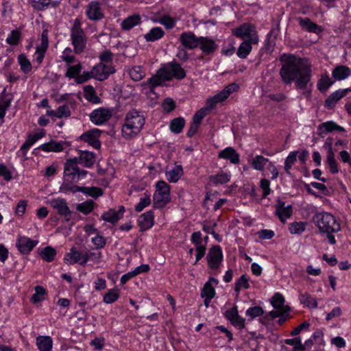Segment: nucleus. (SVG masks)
<instances>
[{"label": "nucleus", "mask_w": 351, "mask_h": 351, "mask_svg": "<svg viewBox=\"0 0 351 351\" xmlns=\"http://www.w3.org/2000/svg\"><path fill=\"white\" fill-rule=\"evenodd\" d=\"M276 214L280 220L285 223L286 219L292 215V207L290 205L285 206L284 202L278 201L276 206Z\"/></svg>", "instance_id": "23"}, {"label": "nucleus", "mask_w": 351, "mask_h": 351, "mask_svg": "<svg viewBox=\"0 0 351 351\" xmlns=\"http://www.w3.org/2000/svg\"><path fill=\"white\" fill-rule=\"evenodd\" d=\"M306 223L304 221H296L290 223L289 230L293 234H301L306 230Z\"/></svg>", "instance_id": "52"}, {"label": "nucleus", "mask_w": 351, "mask_h": 351, "mask_svg": "<svg viewBox=\"0 0 351 351\" xmlns=\"http://www.w3.org/2000/svg\"><path fill=\"white\" fill-rule=\"evenodd\" d=\"M39 254L40 257L47 262H51L53 260L56 251L55 249L50 246L45 247L39 250Z\"/></svg>", "instance_id": "40"}, {"label": "nucleus", "mask_w": 351, "mask_h": 351, "mask_svg": "<svg viewBox=\"0 0 351 351\" xmlns=\"http://www.w3.org/2000/svg\"><path fill=\"white\" fill-rule=\"evenodd\" d=\"M250 278L245 274H243L234 284V291L239 293L242 289H248L250 287Z\"/></svg>", "instance_id": "41"}, {"label": "nucleus", "mask_w": 351, "mask_h": 351, "mask_svg": "<svg viewBox=\"0 0 351 351\" xmlns=\"http://www.w3.org/2000/svg\"><path fill=\"white\" fill-rule=\"evenodd\" d=\"M84 95L86 99L92 104H99L101 101L92 86H86L84 88Z\"/></svg>", "instance_id": "38"}, {"label": "nucleus", "mask_w": 351, "mask_h": 351, "mask_svg": "<svg viewBox=\"0 0 351 351\" xmlns=\"http://www.w3.org/2000/svg\"><path fill=\"white\" fill-rule=\"evenodd\" d=\"M115 73V69L112 64L99 63L91 70L93 78L103 81L108 78L110 74Z\"/></svg>", "instance_id": "12"}, {"label": "nucleus", "mask_w": 351, "mask_h": 351, "mask_svg": "<svg viewBox=\"0 0 351 351\" xmlns=\"http://www.w3.org/2000/svg\"><path fill=\"white\" fill-rule=\"evenodd\" d=\"M299 300L300 303L306 307L315 308L317 306L315 298L308 293H300Z\"/></svg>", "instance_id": "39"}, {"label": "nucleus", "mask_w": 351, "mask_h": 351, "mask_svg": "<svg viewBox=\"0 0 351 351\" xmlns=\"http://www.w3.org/2000/svg\"><path fill=\"white\" fill-rule=\"evenodd\" d=\"M252 45L254 43L243 40L237 49V56L241 59L246 58L252 49Z\"/></svg>", "instance_id": "34"}, {"label": "nucleus", "mask_w": 351, "mask_h": 351, "mask_svg": "<svg viewBox=\"0 0 351 351\" xmlns=\"http://www.w3.org/2000/svg\"><path fill=\"white\" fill-rule=\"evenodd\" d=\"M158 75L162 77L164 81H171L173 79L182 80L185 78L186 73L178 62L173 60L162 64L158 69Z\"/></svg>", "instance_id": "7"}, {"label": "nucleus", "mask_w": 351, "mask_h": 351, "mask_svg": "<svg viewBox=\"0 0 351 351\" xmlns=\"http://www.w3.org/2000/svg\"><path fill=\"white\" fill-rule=\"evenodd\" d=\"M96 161V154L92 152L80 150L78 156L66 160L64 165V178L65 182H77L86 177L88 171L80 169L82 165L86 168H91Z\"/></svg>", "instance_id": "2"}, {"label": "nucleus", "mask_w": 351, "mask_h": 351, "mask_svg": "<svg viewBox=\"0 0 351 351\" xmlns=\"http://www.w3.org/2000/svg\"><path fill=\"white\" fill-rule=\"evenodd\" d=\"M34 6L38 10H43L49 7V5H51L53 7H57L59 5V1H53L51 0H38L36 1H34Z\"/></svg>", "instance_id": "55"}, {"label": "nucleus", "mask_w": 351, "mask_h": 351, "mask_svg": "<svg viewBox=\"0 0 351 351\" xmlns=\"http://www.w3.org/2000/svg\"><path fill=\"white\" fill-rule=\"evenodd\" d=\"M165 34V31L161 27H155L144 35V38L147 42H155L161 39Z\"/></svg>", "instance_id": "28"}, {"label": "nucleus", "mask_w": 351, "mask_h": 351, "mask_svg": "<svg viewBox=\"0 0 351 351\" xmlns=\"http://www.w3.org/2000/svg\"><path fill=\"white\" fill-rule=\"evenodd\" d=\"M120 296V292L117 289H112L104 295L103 301L106 304H112L116 302Z\"/></svg>", "instance_id": "44"}, {"label": "nucleus", "mask_w": 351, "mask_h": 351, "mask_svg": "<svg viewBox=\"0 0 351 351\" xmlns=\"http://www.w3.org/2000/svg\"><path fill=\"white\" fill-rule=\"evenodd\" d=\"M230 175L227 173L222 172L221 173L211 176L210 181L215 184H223L230 181Z\"/></svg>", "instance_id": "47"}, {"label": "nucleus", "mask_w": 351, "mask_h": 351, "mask_svg": "<svg viewBox=\"0 0 351 351\" xmlns=\"http://www.w3.org/2000/svg\"><path fill=\"white\" fill-rule=\"evenodd\" d=\"M18 62L23 72L28 73L31 71L32 69V64L25 54L21 53L19 55Z\"/></svg>", "instance_id": "43"}, {"label": "nucleus", "mask_w": 351, "mask_h": 351, "mask_svg": "<svg viewBox=\"0 0 351 351\" xmlns=\"http://www.w3.org/2000/svg\"><path fill=\"white\" fill-rule=\"evenodd\" d=\"M70 32L71 41L75 53L80 54L84 52L86 47L87 38L82 27V22L80 19L77 18L74 20Z\"/></svg>", "instance_id": "6"}, {"label": "nucleus", "mask_w": 351, "mask_h": 351, "mask_svg": "<svg viewBox=\"0 0 351 351\" xmlns=\"http://www.w3.org/2000/svg\"><path fill=\"white\" fill-rule=\"evenodd\" d=\"M151 203L150 195L145 194V196L141 198L140 202L136 205L135 210L136 212L142 211L145 207Z\"/></svg>", "instance_id": "61"}, {"label": "nucleus", "mask_w": 351, "mask_h": 351, "mask_svg": "<svg viewBox=\"0 0 351 351\" xmlns=\"http://www.w3.org/2000/svg\"><path fill=\"white\" fill-rule=\"evenodd\" d=\"M145 123V117L141 112L134 109L129 111L121 128L123 137L127 140L135 137L140 133Z\"/></svg>", "instance_id": "5"}, {"label": "nucleus", "mask_w": 351, "mask_h": 351, "mask_svg": "<svg viewBox=\"0 0 351 351\" xmlns=\"http://www.w3.org/2000/svg\"><path fill=\"white\" fill-rule=\"evenodd\" d=\"M285 302V298L283 295L280 293H276L271 298V305L276 310H282Z\"/></svg>", "instance_id": "51"}, {"label": "nucleus", "mask_w": 351, "mask_h": 351, "mask_svg": "<svg viewBox=\"0 0 351 351\" xmlns=\"http://www.w3.org/2000/svg\"><path fill=\"white\" fill-rule=\"evenodd\" d=\"M219 158L229 160L232 163L238 164L239 162V155L236 150L228 147L219 153Z\"/></svg>", "instance_id": "27"}, {"label": "nucleus", "mask_w": 351, "mask_h": 351, "mask_svg": "<svg viewBox=\"0 0 351 351\" xmlns=\"http://www.w3.org/2000/svg\"><path fill=\"white\" fill-rule=\"evenodd\" d=\"M0 176L5 181H10L12 179L10 170L3 164H0Z\"/></svg>", "instance_id": "64"}, {"label": "nucleus", "mask_w": 351, "mask_h": 351, "mask_svg": "<svg viewBox=\"0 0 351 351\" xmlns=\"http://www.w3.org/2000/svg\"><path fill=\"white\" fill-rule=\"evenodd\" d=\"M219 283L217 279L215 278H210L208 281H207L204 285L203 289L201 291L202 297H212L214 298L215 295V287L217 286Z\"/></svg>", "instance_id": "26"}, {"label": "nucleus", "mask_w": 351, "mask_h": 351, "mask_svg": "<svg viewBox=\"0 0 351 351\" xmlns=\"http://www.w3.org/2000/svg\"><path fill=\"white\" fill-rule=\"evenodd\" d=\"M156 192L154 195V207L162 208L170 202V187L163 180L158 181L156 184Z\"/></svg>", "instance_id": "9"}, {"label": "nucleus", "mask_w": 351, "mask_h": 351, "mask_svg": "<svg viewBox=\"0 0 351 351\" xmlns=\"http://www.w3.org/2000/svg\"><path fill=\"white\" fill-rule=\"evenodd\" d=\"M21 39V33L19 29L12 30L6 38V43L10 45H18Z\"/></svg>", "instance_id": "53"}, {"label": "nucleus", "mask_w": 351, "mask_h": 351, "mask_svg": "<svg viewBox=\"0 0 351 351\" xmlns=\"http://www.w3.org/2000/svg\"><path fill=\"white\" fill-rule=\"evenodd\" d=\"M285 342L287 345L293 346V351H305V346L302 344L300 337L287 339Z\"/></svg>", "instance_id": "54"}, {"label": "nucleus", "mask_w": 351, "mask_h": 351, "mask_svg": "<svg viewBox=\"0 0 351 351\" xmlns=\"http://www.w3.org/2000/svg\"><path fill=\"white\" fill-rule=\"evenodd\" d=\"M279 60L282 64L279 74L282 82L289 85L295 82L297 89H306L312 76L308 60L290 53H283Z\"/></svg>", "instance_id": "1"}, {"label": "nucleus", "mask_w": 351, "mask_h": 351, "mask_svg": "<svg viewBox=\"0 0 351 351\" xmlns=\"http://www.w3.org/2000/svg\"><path fill=\"white\" fill-rule=\"evenodd\" d=\"M162 81H164L163 78L158 75V70L156 75L149 78L146 82V84H147L149 86V87L151 89H152L156 86L161 85L162 83Z\"/></svg>", "instance_id": "60"}, {"label": "nucleus", "mask_w": 351, "mask_h": 351, "mask_svg": "<svg viewBox=\"0 0 351 351\" xmlns=\"http://www.w3.org/2000/svg\"><path fill=\"white\" fill-rule=\"evenodd\" d=\"M335 83L326 73L322 75L321 78L317 82V88L322 93H325L328 88Z\"/></svg>", "instance_id": "36"}, {"label": "nucleus", "mask_w": 351, "mask_h": 351, "mask_svg": "<svg viewBox=\"0 0 351 351\" xmlns=\"http://www.w3.org/2000/svg\"><path fill=\"white\" fill-rule=\"evenodd\" d=\"M270 161L268 158H265L261 155H256L250 161V165L253 169L257 171H263L267 163L269 164Z\"/></svg>", "instance_id": "32"}, {"label": "nucleus", "mask_w": 351, "mask_h": 351, "mask_svg": "<svg viewBox=\"0 0 351 351\" xmlns=\"http://www.w3.org/2000/svg\"><path fill=\"white\" fill-rule=\"evenodd\" d=\"M326 162L329 166L330 172L332 174L339 172L338 165L335 160V155L327 156Z\"/></svg>", "instance_id": "62"}, {"label": "nucleus", "mask_w": 351, "mask_h": 351, "mask_svg": "<svg viewBox=\"0 0 351 351\" xmlns=\"http://www.w3.org/2000/svg\"><path fill=\"white\" fill-rule=\"evenodd\" d=\"M334 130H337L341 132L346 131L344 128L338 125L334 121H330L322 123L317 126V134L321 138H324L327 134L332 132Z\"/></svg>", "instance_id": "21"}, {"label": "nucleus", "mask_w": 351, "mask_h": 351, "mask_svg": "<svg viewBox=\"0 0 351 351\" xmlns=\"http://www.w3.org/2000/svg\"><path fill=\"white\" fill-rule=\"evenodd\" d=\"M141 22L139 15H132L128 16L121 23L122 29L124 30H130L134 26L140 24Z\"/></svg>", "instance_id": "35"}, {"label": "nucleus", "mask_w": 351, "mask_h": 351, "mask_svg": "<svg viewBox=\"0 0 351 351\" xmlns=\"http://www.w3.org/2000/svg\"><path fill=\"white\" fill-rule=\"evenodd\" d=\"M92 253H82L77 250L75 247H72L70 252L66 253L64 261L67 265H74L78 263L81 265H84L88 261Z\"/></svg>", "instance_id": "10"}, {"label": "nucleus", "mask_w": 351, "mask_h": 351, "mask_svg": "<svg viewBox=\"0 0 351 351\" xmlns=\"http://www.w3.org/2000/svg\"><path fill=\"white\" fill-rule=\"evenodd\" d=\"M125 212V208L123 206H119L118 210L114 209H110L108 211L103 213L101 219L105 221L110 222L112 223H116L122 217Z\"/></svg>", "instance_id": "24"}, {"label": "nucleus", "mask_w": 351, "mask_h": 351, "mask_svg": "<svg viewBox=\"0 0 351 351\" xmlns=\"http://www.w3.org/2000/svg\"><path fill=\"white\" fill-rule=\"evenodd\" d=\"M154 21L164 25L167 29L174 27L176 23V21L169 15H164L158 19L154 20Z\"/></svg>", "instance_id": "46"}, {"label": "nucleus", "mask_w": 351, "mask_h": 351, "mask_svg": "<svg viewBox=\"0 0 351 351\" xmlns=\"http://www.w3.org/2000/svg\"><path fill=\"white\" fill-rule=\"evenodd\" d=\"M165 175L169 182H177L183 175V169L181 165H176L173 169L167 170Z\"/></svg>", "instance_id": "29"}, {"label": "nucleus", "mask_w": 351, "mask_h": 351, "mask_svg": "<svg viewBox=\"0 0 351 351\" xmlns=\"http://www.w3.org/2000/svg\"><path fill=\"white\" fill-rule=\"evenodd\" d=\"M297 153L298 152H291L285 159V169L288 174H290L289 170L291 168L292 165H293L296 162Z\"/></svg>", "instance_id": "57"}, {"label": "nucleus", "mask_w": 351, "mask_h": 351, "mask_svg": "<svg viewBox=\"0 0 351 351\" xmlns=\"http://www.w3.org/2000/svg\"><path fill=\"white\" fill-rule=\"evenodd\" d=\"M101 133V131L100 130L94 128L82 134L80 138L81 141L88 143L93 147L99 149L101 146L100 141H99Z\"/></svg>", "instance_id": "15"}, {"label": "nucleus", "mask_w": 351, "mask_h": 351, "mask_svg": "<svg viewBox=\"0 0 351 351\" xmlns=\"http://www.w3.org/2000/svg\"><path fill=\"white\" fill-rule=\"evenodd\" d=\"M38 243V240H33L25 236L17 237L16 247L23 254H28Z\"/></svg>", "instance_id": "14"}, {"label": "nucleus", "mask_w": 351, "mask_h": 351, "mask_svg": "<svg viewBox=\"0 0 351 351\" xmlns=\"http://www.w3.org/2000/svg\"><path fill=\"white\" fill-rule=\"evenodd\" d=\"M49 47L48 30L44 29L41 34L40 44L36 47V61L40 64L45 58V54Z\"/></svg>", "instance_id": "20"}, {"label": "nucleus", "mask_w": 351, "mask_h": 351, "mask_svg": "<svg viewBox=\"0 0 351 351\" xmlns=\"http://www.w3.org/2000/svg\"><path fill=\"white\" fill-rule=\"evenodd\" d=\"M206 259L210 269H218L223 261V252L221 247L219 245L213 246L206 255Z\"/></svg>", "instance_id": "13"}, {"label": "nucleus", "mask_w": 351, "mask_h": 351, "mask_svg": "<svg viewBox=\"0 0 351 351\" xmlns=\"http://www.w3.org/2000/svg\"><path fill=\"white\" fill-rule=\"evenodd\" d=\"M264 313V311L261 306H254L250 307L246 311V315L250 317L251 319H253L257 317H260L263 315Z\"/></svg>", "instance_id": "56"}, {"label": "nucleus", "mask_w": 351, "mask_h": 351, "mask_svg": "<svg viewBox=\"0 0 351 351\" xmlns=\"http://www.w3.org/2000/svg\"><path fill=\"white\" fill-rule=\"evenodd\" d=\"M38 149L45 152H59L63 150L64 145L62 143L51 141L49 143L41 145Z\"/></svg>", "instance_id": "37"}, {"label": "nucleus", "mask_w": 351, "mask_h": 351, "mask_svg": "<svg viewBox=\"0 0 351 351\" xmlns=\"http://www.w3.org/2000/svg\"><path fill=\"white\" fill-rule=\"evenodd\" d=\"M46 290L42 286L35 287V293L31 297L30 301L34 303H38L45 300Z\"/></svg>", "instance_id": "48"}, {"label": "nucleus", "mask_w": 351, "mask_h": 351, "mask_svg": "<svg viewBox=\"0 0 351 351\" xmlns=\"http://www.w3.org/2000/svg\"><path fill=\"white\" fill-rule=\"evenodd\" d=\"M83 193L89 195L92 197L97 198L98 197L101 196L103 195V190L101 188L95 186H85L84 192Z\"/></svg>", "instance_id": "58"}, {"label": "nucleus", "mask_w": 351, "mask_h": 351, "mask_svg": "<svg viewBox=\"0 0 351 351\" xmlns=\"http://www.w3.org/2000/svg\"><path fill=\"white\" fill-rule=\"evenodd\" d=\"M112 116V110L108 108H99L92 111L89 117L96 125H101L108 121Z\"/></svg>", "instance_id": "11"}, {"label": "nucleus", "mask_w": 351, "mask_h": 351, "mask_svg": "<svg viewBox=\"0 0 351 351\" xmlns=\"http://www.w3.org/2000/svg\"><path fill=\"white\" fill-rule=\"evenodd\" d=\"M351 74V70L350 68L346 66H337L332 73V77L335 80H343L349 77Z\"/></svg>", "instance_id": "31"}, {"label": "nucleus", "mask_w": 351, "mask_h": 351, "mask_svg": "<svg viewBox=\"0 0 351 351\" xmlns=\"http://www.w3.org/2000/svg\"><path fill=\"white\" fill-rule=\"evenodd\" d=\"M86 14L88 19L90 21H99L104 16L102 10L101 3L96 1H90L86 10Z\"/></svg>", "instance_id": "17"}, {"label": "nucleus", "mask_w": 351, "mask_h": 351, "mask_svg": "<svg viewBox=\"0 0 351 351\" xmlns=\"http://www.w3.org/2000/svg\"><path fill=\"white\" fill-rule=\"evenodd\" d=\"M36 346L39 351H51L53 346L52 339L49 336H38Z\"/></svg>", "instance_id": "30"}, {"label": "nucleus", "mask_w": 351, "mask_h": 351, "mask_svg": "<svg viewBox=\"0 0 351 351\" xmlns=\"http://www.w3.org/2000/svg\"><path fill=\"white\" fill-rule=\"evenodd\" d=\"M314 222L322 234H326L331 245L336 243L334 233L341 230V225L335 216L326 212L319 213L313 218Z\"/></svg>", "instance_id": "3"}, {"label": "nucleus", "mask_w": 351, "mask_h": 351, "mask_svg": "<svg viewBox=\"0 0 351 351\" xmlns=\"http://www.w3.org/2000/svg\"><path fill=\"white\" fill-rule=\"evenodd\" d=\"M154 213L149 210L140 215L138 219V223L141 230H145L151 228L154 225Z\"/></svg>", "instance_id": "25"}, {"label": "nucleus", "mask_w": 351, "mask_h": 351, "mask_svg": "<svg viewBox=\"0 0 351 351\" xmlns=\"http://www.w3.org/2000/svg\"><path fill=\"white\" fill-rule=\"evenodd\" d=\"M129 74L134 81L138 82L145 76V71L141 66H134L130 69Z\"/></svg>", "instance_id": "49"}, {"label": "nucleus", "mask_w": 351, "mask_h": 351, "mask_svg": "<svg viewBox=\"0 0 351 351\" xmlns=\"http://www.w3.org/2000/svg\"><path fill=\"white\" fill-rule=\"evenodd\" d=\"M185 121L182 117H178L173 119L170 123V129L171 130L176 133L179 134L182 131V129L184 126Z\"/></svg>", "instance_id": "45"}, {"label": "nucleus", "mask_w": 351, "mask_h": 351, "mask_svg": "<svg viewBox=\"0 0 351 351\" xmlns=\"http://www.w3.org/2000/svg\"><path fill=\"white\" fill-rule=\"evenodd\" d=\"M234 36L243 40L258 44L259 42L258 35L254 25L249 23H244L238 27L232 29Z\"/></svg>", "instance_id": "8"}, {"label": "nucleus", "mask_w": 351, "mask_h": 351, "mask_svg": "<svg viewBox=\"0 0 351 351\" xmlns=\"http://www.w3.org/2000/svg\"><path fill=\"white\" fill-rule=\"evenodd\" d=\"M300 25L303 29H305L309 32L318 33L320 32V27L317 24L313 23L308 18H300Z\"/></svg>", "instance_id": "33"}, {"label": "nucleus", "mask_w": 351, "mask_h": 351, "mask_svg": "<svg viewBox=\"0 0 351 351\" xmlns=\"http://www.w3.org/2000/svg\"><path fill=\"white\" fill-rule=\"evenodd\" d=\"M99 58L101 61L100 63L111 64L113 59V54L110 50L106 49L99 54Z\"/></svg>", "instance_id": "59"}, {"label": "nucleus", "mask_w": 351, "mask_h": 351, "mask_svg": "<svg viewBox=\"0 0 351 351\" xmlns=\"http://www.w3.org/2000/svg\"><path fill=\"white\" fill-rule=\"evenodd\" d=\"M82 66L80 62L75 65L68 66L67 71L65 73V77L69 79L77 77L82 71Z\"/></svg>", "instance_id": "50"}, {"label": "nucleus", "mask_w": 351, "mask_h": 351, "mask_svg": "<svg viewBox=\"0 0 351 351\" xmlns=\"http://www.w3.org/2000/svg\"><path fill=\"white\" fill-rule=\"evenodd\" d=\"M239 86L236 83H232L226 86L221 91L216 94L206 101V106L199 110L193 117V122L197 125L201 123L202 119L206 116L207 112L215 107L217 103L225 101L232 93L237 92Z\"/></svg>", "instance_id": "4"}, {"label": "nucleus", "mask_w": 351, "mask_h": 351, "mask_svg": "<svg viewBox=\"0 0 351 351\" xmlns=\"http://www.w3.org/2000/svg\"><path fill=\"white\" fill-rule=\"evenodd\" d=\"M199 37H197L193 32H182L179 38L182 46L187 49H194L198 47Z\"/></svg>", "instance_id": "16"}, {"label": "nucleus", "mask_w": 351, "mask_h": 351, "mask_svg": "<svg viewBox=\"0 0 351 351\" xmlns=\"http://www.w3.org/2000/svg\"><path fill=\"white\" fill-rule=\"evenodd\" d=\"M225 317L234 327L239 330L244 328L245 320L244 318L239 316L237 306L227 310L225 313Z\"/></svg>", "instance_id": "19"}, {"label": "nucleus", "mask_w": 351, "mask_h": 351, "mask_svg": "<svg viewBox=\"0 0 351 351\" xmlns=\"http://www.w3.org/2000/svg\"><path fill=\"white\" fill-rule=\"evenodd\" d=\"M198 47L205 55H210L217 50L218 45L214 40L208 37L200 36Z\"/></svg>", "instance_id": "22"}, {"label": "nucleus", "mask_w": 351, "mask_h": 351, "mask_svg": "<svg viewBox=\"0 0 351 351\" xmlns=\"http://www.w3.org/2000/svg\"><path fill=\"white\" fill-rule=\"evenodd\" d=\"M260 187L263 190V197H266L271 193L270 182L267 179H261L260 181Z\"/></svg>", "instance_id": "63"}, {"label": "nucleus", "mask_w": 351, "mask_h": 351, "mask_svg": "<svg viewBox=\"0 0 351 351\" xmlns=\"http://www.w3.org/2000/svg\"><path fill=\"white\" fill-rule=\"evenodd\" d=\"M50 204L54 209L57 210L59 215L64 217L66 221H70L71 218V212L64 199H53L50 202Z\"/></svg>", "instance_id": "18"}, {"label": "nucleus", "mask_w": 351, "mask_h": 351, "mask_svg": "<svg viewBox=\"0 0 351 351\" xmlns=\"http://www.w3.org/2000/svg\"><path fill=\"white\" fill-rule=\"evenodd\" d=\"M76 209L84 215H88L94 209V202L88 199L82 203L77 204Z\"/></svg>", "instance_id": "42"}]
</instances>
